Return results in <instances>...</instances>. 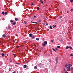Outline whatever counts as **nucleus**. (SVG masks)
Listing matches in <instances>:
<instances>
[{
    "instance_id": "nucleus-21",
    "label": "nucleus",
    "mask_w": 73,
    "mask_h": 73,
    "mask_svg": "<svg viewBox=\"0 0 73 73\" xmlns=\"http://www.w3.org/2000/svg\"><path fill=\"white\" fill-rule=\"evenodd\" d=\"M8 28H9V29H11V27L9 26L8 27Z\"/></svg>"
},
{
    "instance_id": "nucleus-52",
    "label": "nucleus",
    "mask_w": 73,
    "mask_h": 73,
    "mask_svg": "<svg viewBox=\"0 0 73 73\" xmlns=\"http://www.w3.org/2000/svg\"><path fill=\"white\" fill-rule=\"evenodd\" d=\"M12 73H15L14 72H13Z\"/></svg>"
},
{
    "instance_id": "nucleus-11",
    "label": "nucleus",
    "mask_w": 73,
    "mask_h": 73,
    "mask_svg": "<svg viewBox=\"0 0 73 73\" xmlns=\"http://www.w3.org/2000/svg\"><path fill=\"white\" fill-rule=\"evenodd\" d=\"M35 36H33L31 38H32L33 39V38H35Z\"/></svg>"
},
{
    "instance_id": "nucleus-26",
    "label": "nucleus",
    "mask_w": 73,
    "mask_h": 73,
    "mask_svg": "<svg viewBox=\"0 0 73 73\" xmlns=\"http://www.w3.org/2000/svg\"><path fill=\"white\" fill-rule=\"evenodd\" d=\"M73 9H71V11H70L71 12H72L73 11Z\"/></svg>"
},
{
    "instance_id": "nucleus-54",
    "label": "nucleus",
    "mask_w": 73,
    "mask_h": 73,
    "mask_svg": "<svg viewBox=\"0 0 73 73\" xmlns=\"http://www.w3.org/2000/svg\"><path fill=\"white\" fill-rule=\"evenodd\" d=\"M0 73H1L0 72Z\"/></svg>"
},
{
    "instance_id": "nucleus-14",
    "label": "nucleus",
    "mask_w": 73,
    "mask_h": 73,
    "mask_svg": "<svg viewBox=\"0 0 73 73\" xmlns=\"http://www.w3.org/2000/svg\"><path fill=\"white\" fill-rule=\"evenodd\" d=\"M35 69H37V66H35L34 67Z\"/></svg>"
},
{
    "instance_id": "nucleus-30",
    "label": "nucleus",
    "mask_w": 73,
    "mask_h": 73,
    "mask_svg": "<svg viewBox=\"0 0 73 73\" xmlns=\"http://www.w3.org/2000/svg\"><path fill=\"white\" fill-rule=\"evenodd\" d=\"M38 21L39 23H41V20H39Z\"/></svg>"
},
{
    "instance_id": "nucleus-22",
    "label": "nucleus",
    "mask_w": 73,
    "mask_h": 73,
    "mask_svg": "<svg viewBox=\"0 0 73 73\" xmlns=\"http://www.w3.org/2000/svg\"><path fill=\"white\" fill-rule=\"evenodd\" d=\"M68 48H69V46H67L66 47V49H68Z\"/></svg>"
},
{
    "instance_id": "nucleus-32",
    "label": "nucleus",
    "mask_w": 73,
    "mask_h": 73,
    "mask_svg": "<svg viewBox=\"0 0 73 73\" xmlns=\"http://www.w3.org/2000/svg\"><path fill=\"white\" fill-rule=\"evenodd\" d=\"M57 47L58 48H60V46H57Z\"/></svg>"
},
{
    "instance_id": "nucleus-19",
    "label": "nucleus",
    "mask_w": 73,
    "mask_h": 73,
    "mask_svg": "<svg viewBox=\"0 0 73 73\" xmlns=\"http://www.w3.org/2000/svg\"><path fill=\"white\" fill-rule=\"evenodd\" d=\"M2 14L3 15H5V13L4 12H2Z\"/></svg>"
},
{
    "instance_id": "nucleus-50",
    "label": "nucleus",
    "mask_w": 73,
    "mask_h": 73,
    "mask_svg": "<svg viewBox=\"0 0 73 73\" xmlns=\"http://www.w3.org/2000/svg\"><path fill=\"white\" fill-rule=\"evenodd\" d=\"M17 48H19V46H17Z\"/></svg>"
},
{
    "instance_id": "nucleus-36",
    "label": "nucleus",
    "mask_w": 73,
    "mask_h": 73,
    "mask_svg": "<svg viewBox=\"0 0 73 73\" xmlns=\"http://www.w3.org/2000/svg\"><path fill=\"white\" fill-rule=\"evenodd\" d=\"M33 23H34L35 24H36V23H37V22H33Z\"/></svg>"
},
{
    "instance_id": "nucleus-17",
    "label": "nucleus",
    "mask_w": 73,
    "mask_h": 73,
    "mask_svg": "<svg viewBox=\"0 0 73 73\" xmlns=\"http://www.w3.org/2000/svg\"><path fill=\"white\" fill-rule=\"evenodd\" d=\"M13 25H15L16 24V22H14V23H13Z\"/></svg>"
},
{
    "instance_id": "nucleus-48",
    "label": "nucleus",
    "mask_w": 73,
    "mask_h": 73,
    "mask_svg": "<svg viewBox=\"0 0 73 73\" xmlns=\"http://www.w3.org/2000/svg\"><path fill=\"white\" fill-rule=\"evenodd\" d=\"M67 13H69V11H67Z\"/></svg>"
},
{
    "instance_id": "nucleus-49",
    "label": "nucleus",
    "mask_w": 73,
    "mask_h": 73,
    "mask_svg": "<svg viewBox=\"0 0 73 73\" xmlns=\"http://www.w3.org/2000/svg\"><path fill=\"white\" fill-rule=\"evenodd\" d=\"M51 16H50V17H49L50 18H51Z\"/></svg>"
},
{
    "instance_id": "nucleus-45",
    "label": "nucleus",
    "mask_w": 73,
    "mask_h": 73,
    "mask_svg": "<svg viewBox=\"0 0 73 73\" xmlns=\"http://www.w3.org/2000/svg\"><path fill=\"white\" fill-rule=\"evenodd\" d=\"M36 47V45H34Z\"/></svg>"
},
{
    "instance_id": "nucleus-3",
    "label": "nucleus",
    "mask_w": 73,
    "mask_h": 73,
    "mask_svg": "<svg viewBox=\"0 0 73 73\" xmlns=\"http://www.w3.org/2000/svg\"><path fill=\"white\" fill-rule=\"evenodd\" d=\"M3 37L4 38H5V37H6V35H5V34H3L2 35Z\"/></svg>"
},
{
    "instance_id": "nucleus-41",
    "label": "nucleus",
    "mask_w": 73,
    "mask_h": 73,
    "mask_svg": "<svg viewBox=\"0 0 73 73\" xmlns=\"http://www.w3.org/2000/svg\"><path fill=\"white\" fill-rule=\"evenodd\" d=\"M60 19L62 18V16H60Z\"/></svg>"
},
{
    "instance_id": "nucleus-38",
    "label": "nucleus",
    "mask_w": 73,
    "mask_h": 73,
    "mask_svg": "<svg viewBox=\"0 0 73 73\" xmlns=\"http://www.w3.org/2000/svg\"><path fill=\"white\" fill-rule=\"evenodd\" d=\"M51 42H53V40H51Z\"/></svg>"
},
{
    "instance_id": "nucleus-31",
    "label": "nucleus",
    "mask_w": 73,
    "mask_h": 73,
    "mask_svg": "<svg viewBox=\"0 0 73 73\" xmlns=\"http://www.w3.org/2000/svg\"><path fill=\"white\" fill-rule=\"evenodd\" d=\"M7 13H8L6 12H5V14L6 15L7 14Z\"/></svg>"
},
{
    "instance_id": "nucleus-12",
    "label": "nucleus",
    "mask_w": 73,
    "mask_h": 73,
    "mask_svg": "<svg viewBox=\"0 0 73 73\" xmlns=\"http://www.w3.org/2000/svg\"><path fill=\"white\" fill-rule=\"evenodd\" d=\"M44 44H45L46 45V44H47V42L46 41L44 42Z\"/></svg>"
},
{
    "instance_id": "nucleus-34",
    "label": "nucleus",
    "mask_w": 73,
    "mask_h": 73,
    "mask_svg": "<svg viewBox=\"0 0 73 73\" xmlns=\"http://www.w3.org/2000/svg\"><path fill=\"white\" fill-rule=\"evenodd\" d=\"M34 18H35V19L36 18V16H34Z\"/></svg>"
},
{
    "instance_id": "nucleus-1",
    "label": "nucleus",
    "mask_w": 73,
    "mask_h": 73,
    "mask_svg": "<svg viewBox=\"0 0 73 73\" xmlns=\"http://www.w3.org/2000/svg\"><path fill=\"white\" fill-rule=\"evenodd\" d=\"M44 64H42L41 63H40L38 64V66L40 68H42V67L43 66Z\"/></svg>"
},
{
    "instance_id": "nucleus-23",
    "label": "nucleus",
    "mask_w": 73,
    "mask_h": 73,
    "mask_svg": "<svg viewBox=\"0 0 73 73\" xmlns=\"http://www.w3.org/2000/svg\"><path fill=\"white\" fill-rule=\"evenodd\" d=\"M70 2L71 3H73V0H70Z\"/></svg>"
},
{
    "instance_id": "nucleus-16",
    "label": "nucleus",
    "mask_w": 73,
    "mask_h": 73,
    "mask_svg": "<svg viewBox=\"0 0 73 73\" xmlns=\"http://www.w3.org/2000/svg\"><path fill=\"white\" fill-rule=\"evenodd\" d=\"M36 40H39V38H36Z\"/></svg>"
},
{
    "instance_id": "nucleus-13",
    "label": "nucleus",
    "mask_w": 73,
    "mask_h": 73,
    "mask_svg": "<svg viewBox=\"0 0 73 73\" xmlns=\"http://www.w3.org/2000/svg\"><path fill=\"white\" fill-rule=\"evenodd\" d=\"M40 3H41L43 4V1H42V0H40Z\"/></svg>"
},
{
    "instance_id": "nucleus-2",
    "label": "nucleus",
    "mask_w": 73,
    "mask_h": 73,
    "mask_svg": "<svg viewBox=\"0 0 73 73\" xmlns=\"http://www.w3.org/2000/svg\"><path fill=\"white\" fill-rule=\"evenodd\" d=\"M58 58L57 57H56V64H58Z\"/></svg>"
},
{
    "instance_id": "nucleus-25",
    "label": "nucleus",
    "mask_w": 73,
    "mask_h": 73,
    "mask_svg": "<svg viewBox=\"0 0 73 73\" xmlns=\"http://www.w3.org/2000/svg\"><path fill=\"white\" fill-rule=\"evenodd\" d=\"M52 50H54V51L55 52H56V50L54 49V48H52Z\"/></svg>"
},
{
    "instance_id": "nucleus-33",
    "label": "nucleus",
    "mask_w": 73,
    "mask_h": 73,
    "mask_svg": "<svg viewBox=\"0 0 73 73\" xmlns=\"http://www.w3.org/2000/svg\"><path fill=\"white\" fill-rule=\"evenodd\" d=\"M50 29H52V26H50Z\"/></svg>"
},
{
    "instance_id": "nucleus-53",
    "label": "nucleus",
    "mask_w": 73,
    "mask_h": 73,
    "mask_svg": "<svg viewBox=\"0 0 73 73\" xmlns=\"http://www.w3.org/2000/svg\"><path fill=\"white\" fill-rule=\"evenodd\" d=\"M16 19H17V18H16Z\"/></svg>"
},
{
    "instance_id": "nucleus-28",
    "label": "nucleus",
    "mask_w": 73,
    "mask_h": 73,
    "mask_svg": "<svg viewBox=\"0 0 73 73\" xmlns=\"http://www.w3.org/2000/svg\"><path fill=\"white\" fill-rule=\"evenodd\" d=\"M10 22L11 23H13V21L12 20H11L10 21Z\"/></svg>"
},
{
    "instance_id": "nucleus-10",
    "label": "nucleus",
    "mask_w": 73,
    "mask_h": 73,
    "mask_svg": "<svg viewBox=\"0 0 73 73\" xmlns=\"http://www.w3.org/2000/svg\"><path fill=\"white\" fill-rule=\"evenodd\" d=\"M56 27V25H54L53 26V28H55V27Z\"/></svg>"
},
{
    "instance_id": "nucleus-20",
    "label": "nucleus",
    "mask_w": 73,
    "mask_h": 73,
    "mask_svg": "<svg viewBox=\"0 0 73 73\" xmlns=\"http://www.w3.org/2000/svg\"><path fill=\"white\" fill-rule=\"evenodd\" d=\"M24 23L25 24H27V21H25Z\"/></svg>"
},
{
    "instance_id": "nucleus-4",
    "label": "nucleus",
    "mask_w": 73,
    "mask_h": 73,
    "mask_svg": "<svg viewBox=\"0 0 73 73\" xmlns=\"http://www.w3.org/2000/svg\"><path fill=\"white\" fill-rule=\"evenodd\" d=\"M67 70H69V71H70V68L69 67H67Z\"/></svg>"
},
{
    "instance_id": "nucleus-9",
    "label": "nucleus",
    "mask_w": 73,
    "mask_h": 73,
    "mask_svg": "<svg viewBox=\"0 0 73 73\" xmlns=\"http://www.w3.org/2000/svg\"><path fill=\"white\" fill-rule=\"evenodd\" d=\"M23 67L24 68H27V65H25L23 66Z\"/></svg>"
},
{
    "instance_id": "nucleus-6",
    "label": "nucleus",
    "mask_w": 73,
    "mask_h": 73,
    "mask_svg": "<svg viewBox=\"0 0 73 73\" xmlns=\"http://www.w3.org/2000/svg\"><path fill=\"white\" fill-rule=\"evenodd\" d=\"M72 65H71V64H68V67H69V68H70V66H71Z\"/></svg>"
},
{
    "instance_id": "nucleus-24",
    "label": "nucleus",
    "mask_w": 73,
    "mask_h": 73,
    "mask_svg": "<svg viewBox=\"0 0 73 73\" xmlns=\"http://www.w3.org/2000/svg\"><path fill=\"white\" fill-rule=\"evenodd\" d=\"M69 48L70 49H72V47L71 46L69 47Z\"/></svg>"
},
{
    "instance_id": "nucleus-51",
    "label": "nucleus",
    "mask_w": 73,
    "mask_h": 73,
    "mask_svg": "<svg viewBox=\"0 0 73 73\" xmlns=\"http://www.w3.org/2000/svg\"><path fill=\"white\" fill-rule=\"evenodd\" d=\"M7 56H8V54H7Z\"/></svg>"
},
{
    "instance_id": "nucleus-8",
    "label": "nucleus",
    "mask_w": 73,
    "mask_h": 73,
    "mask_svg": "<svg viewBox=\"0 0 73 73\" xmlns=\"http://www.w3.org/2000/svg\"><path fill=\"white\" fill-rule=\"evenodd\" d=\"M1 56H2V57H4V53H3L1 54Z\"/></svg>"
},
{
    "instance_id": "nucleus-18",
    "label": "nucleus",
    "mask_w": 73,
    "mask_h": 73,
    "mask_svg": "<svg viewBox=\"0 0 73 73\" xmlns=\"http://www.w3.org/2000/svg\"><path fill=\"white\" fill-rule=\"evenodd\" d=\"M9 61L10 62H12V60L11 59H10Z\"/></svg>"
},
{
    "instance_id": "nucleus-44",
    "label": "nucleus",
    "mask_w": 73,
    "mask_h": 73,
    "mask_svg": "<svg viewBox=\"0 0 73 73\" xmlns=\"http://www.w3.org/2000/svg\"><path fill=\"white\" fill-rule=\"evenodd\" d=\"M23 42H25V43H26L27 42H25V41H24Z\"/></svg>"
},
{
    "instance_id": "nucleus-29",
    "label": "nucleus",
    "mask_w": 73,
    "mask_h": 73,
    "mask_svg": "<svg viewBox=\"0 0 73 73\" xmlns=\"http://www.w3.org/2000/svg\"><path fill=\"white\" fill-rule=\"evenodd\" d=\"M42 45H43V46H45V44H42Z\"/></svg>"
},
{
    "instance_id": "nucleus-7",
    "label": "nucleus",
    "mask_w": 73,
    "mask_h": 73,
    "mask_svg": "<svg viewBox=\"0 0 73 73\" xmlns=\"http://www.w3.org/2000/svg\"><path fill=\"white\" fill-rule=\"evenodd\" d=\"M29 36H30V37H32V34L31 33L30 34H29Z\"/></svg>"
},
{
    "instance_id": "nucleus-39",
    "label": "nucleus",
    "mask_w": 73,
    "mask_h": 73,
    "mask_svg": "<svg viewBox=\"0 0 73 73\" xmlns=\"http://www.w3.org/2000/svg\"><path fill=\"white\" fill-rule=\"evenodd\" d=\"M13 55H14V57H15V54H14Z\"/></svg>"
},
{
    "instance_id": "nucleus-40",
    "label": "nucleus",
    "mask_w": 73,
    "mask_h": 73,
    "mask_svg": "<svg viewBox=\"0 0 73 73\" xmlns=\"http://www.w3.org/2000/svg\"><path fill=\"white\" fill-rule=\"evenodd\" d=\"M55 49L56 50H57L58 49H57V48H56Z\"/></svg>"
},
{
    "instance_id": "nucleus-27",
    "label": "nucleus",
    "mask_w": 73,
    "mask_h": 73,
    "mask_svg": "<svg viewBox=\"0 0 73 73\" xmlns=\"http://www.w3.org/2000/svg\"><path fill=\"white\" fill-rule=\"evenodd\" d=\"M15 20H16V21H18V20H19V19H15Z\"/></svg>"
},
{
    "instance_id": "nucleus-37",
    "label": "nucleus",
    "mask_w": 73,
    "mask_h": 73,
    "mask_svg": "<svg viewBox=\"0 0 73 73\" xmlns=\"http://www.w3.org/2000/svg\"><path fill=\"white\" fill-rule=\"evenodd\" d=\"M70 56H73V54H71L70 55Z\"/></svg>"
},
{
    "instance_id": "nucleus-46",
    "label": "nucleus",
    "mask_w": 73,
    "mask_h": 73,
    "mask_svg": "<svg viewBox=\"0 0 73 73\" xmlns=\"http://www.w3.org/2000/svg\"><path fill=\"white\" fill-rule=\"evenodd\" d=\"M65 73H68V72L66 71V72Z\"/></svg>"
},
{
    "instance_id": "nucleus-42",
    "label": "nucleus",
    "mask_w": 73,
    "mask_h": 73,
    "mask_svg": "<svg viewBox=\"0 0 73 73\" xmlns=\"http://www.w3.org/2000/svg\"><path fill=\"white\" fill-rule=\"evenodd\" d=\"M44 20H47V19H45Z\"/></svg>"
},
{
    "instance_id": "nucleus-35",
    "label": "nucleus",
    "mask_w": 73,
    "mask_h": 73,
    "mask_svg": "<svg viewBox=\"0 0 73 73\" xmlns=\"http://www.w3.org/2000/svg\"><path fill=\"white\" fill-rule=\"evenodd\" d=\"M37 9L38 10H39V9H40V8H39V7H37Z\"/></svg>"
},
{
    "instance_id": "nucleus-43",
    "label": "nucleus",
    "mask_w": 73,
    "mask_h": 73,
    "mask_svg": "<svg viewBox=\"0 0 73 73\" xmlns=\"http://www.w3.org/2000/svg\"><path fill=\"white\" fill-rule=\"evenodd\" d=\"M48 25V24L46 23V25Z\"/></svg>"
},
{
    "instance_id": "nucleus-5",
    "label": "nucleus",
    "mask_w": 73,
    "mask_h": 73,
    "mask_svg": "<svg viewBox=\"0 0 73 73\" xmlns=\"http://www.w3.org/2000/svg\"><path fill=\"white\" fill-rule=\"evenodd\" d=\"M3 64V62L1 61H0V66H1Z\"/></svg>"
},
{
    "instance_id": "nucleus-47",
    "label": "nucleus",
    "mask_w": 73,
    "mask_h": 73,
    "mask_svg": "<svg viewBox=\"0 0 73 73\" xmlns=\"http://www.w3.org/2000/svg\"><path fill=\"white\" fill-rule=\"evenodd\" d=\"M33 5V3H32L31 4V5Z\"/></svg>"
},
{
    "instance_id": "nucleus-15",
    "label": "nucleus",
    "mask_w": 73,
    "mask_h": 73,
    "mask_svg": "<svg viewBox=\"0 0 73 73\" xmlns=\"http://www.w3.org/2000/svg\"><path fill=\"white\" fill-rule=\"evenodd\" d=\"M64 66L65 67H67V66H68V64H66Z\"/></svg>"
}]
</instances>
